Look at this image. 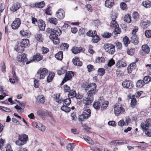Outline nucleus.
Listing matches in <instances>:
<instances>
[{
    "label": "nucleus",
    "instance_id": "nucleus-2",
    "mask_svg": "<svg viewBox=\"0 0 151 151\" xmlns=\"http://www.w3.org/2000/svg\"><path fill=\"white\" fill-rule=\"evenodd\" d=\"M47 32L51 34L49 36L50 38L52 40L55 44L57 45L59 43V40L58 36L60 35L61 32L58 27H55L54 29L48 28L47 30Z\"/></svg>",
    "mask_w": 151,
    "mask_h": 151
},
{
    "label": "nucleus",
    "instance_id": "nucleus-7",
    "mask_svg": "<svg viewBox=\"0 0 151 151\" xmlns=\"http://www.w3.org/2000/svg\"><path fill=\"white\" fill-rule=\"evenodd\" d=\"M17 59L19 61L26 62V64H28L33 61V60H31L29 61H27V55L25 54H23L21 55H19L17 57Z\"/></svg>",
    "mask_w": 151,
    "mask_h": 151
},
{
    "label": "nucleus",
    "instance_id": "nucleus-22",
    "mask_svg": "<svg viewBox=\"0 0 151 151\" xmlns=\"http://www.w3.org/2000/svg\"><path fill=\"white\" fill-rule=\"evenodd\" d=\"M21 5L19 3H17L14 4L11 8V11L13 12H15L20 7Z\"/></svg>",
    "mask_w": 151,
    "mask_h": 151
},
{
    "label": "nucleus",
    "instance_id": "nucleus-24",
    "mask_svg": "<svg viewBox=\"0 0 151 151\" xmlns=\"http://www.w3.org/2000/svg\"><path fill=\"white\" fill-rule=\"evenodd\" d=\"M82 50V49L81 47H74L72 49V52L73 53L76 54L81 52Z\"/></svg>",
    "mask_w": 151,
    "mask_h": 151
},
{
    "label": "nucleus",
    "instance_id": "nucleus-42",
    "mask_svg": "<svg viewBox=\"0 0 151 151\" xmlns=\"http://www.w3.org/2000/svg\"><path fill=\"white\" fill-rule=\"evenodd\" d=\"M45 4L43 1L35 4V6L39 8H42L45 6Z\"/></svg>",
    "mask_w": 151,
    "mask_h": 151
},
{
    "label": "nucleus",
    "instance_id": "nucleus-60",
    "mask_svg": "<svg viewBox=\"0 0 151 151\" xmlns=\"http://www.w3.org/2000/svg\"><path fill=\"white\" fill-rule=\"evenodd\" d=\"M105 73V70L104 68H100L98 70V74L100 76L103 75Z\"/></svg>",
    "mask_w": 151,
    "mask_h": 151
},
{
    "label": "nucleus",
    "instance_id": "nucleus-3",
    "mask_svg": "<svg viewBox=\"0 0 151 151\" xmlns=\"http://www.w3.org/2000/svg\"><path fill=\"white\" fill-rule=\"evenodd\" d=\"M28 139L27 135L25 134L20 135L18 136V140L15 142L16 144L18 146H22L26 144Z\"/></svg>",
    "mask_w": 151,
    "mask_h": 151
},
{
    "label": "nucleus",
    "instance_id": "nucleus-32",
    "mask_svg": "<svg viewBox=\"0 0 151 151\" xmlns=\"http://www.w3.org/2000/svg\"><path fill=\"white\" fill-rule=\"evenodd\" d=\"M145 82L143 80H139L138 81L136 84V86L138 88L142 87L145 85Z\"/></svg>",
    "mask_w": 151,
    "mask_h": 151
},
{
    "label": "nucleus",
    "instance_id": "nucleus-39",
    "mask_svg": "<svg viewBox=\"0 0 151 151\" xmlns=\"http://www.w3.org/2000/svg\"><path fill=\"white\" fill-rule=\"evenodd\" d=\"M124 44L126 47L130 43V41L129 39L127 36L125 37L123 39Z\"/></svg>",
    "mask_w": 151,
    "mask_h": 151
},
{
    "label": "nucleus",
    "instance_id": "nucleus-5",
    "mask_svg": "<svg viewBox=\"0 0 151 151\" xmlns=\"http://www.w3.org/2000/svg\"><path fill=\"white\" fill-rule=\"evenodd\" d=\"M111 27L114 29V37H115V35L120 34L121 32V29L119 28V25L116 21L115 20H112L111 23Z\"/></svg>",
    "mask_w": 151,
    "mask_h": 151
},
{
    "label": "nucleus",
    "instance_id": "nucleus-12",
    "mask_svg": "<svg viewBox=\"0 0 151 151\" xmlns=\"http://www.w3.org/2000/svg\"><path fill=\"white\" fill-rule=\"evenodd\" d=\"M151 126V119H148L146 122V124L142 123L141 127L143 130H147L149 127Z\"/></svg>",
    "mask_w": 151,
    "mask_h": 151
},
{
    "label": "nucleus",
    "instance_id": "nucleus-55",
    "mask_svg": "<svg viewBox=\"0 0 151 151\" xmlns=\"http://www.w3.org/2000/svg\"><path fill=\"white\" fill-rule=\"evenodd\" d=\"M115 46L118 50H120L122 48V44L119 42H115Z\"/></svg>",
    "mask_w": 151,
    "mask_h": 151
},
{
    "label": "nucleus",
    "instance_id": "nucleus-23",
    "mask_svg": "<svg viewBox=\"0 0 151 151\" xmlns=\"http://www.w3.org/2000/svg\"><path fill=\"white\" fill-rule=\"evenodd\" d=\"M83 138L84 140L88 144L91 145H93L94 144V141L87 136H84Z\"/></svg>",
    "mask_w": 151,
    "mask_h": 151
},
{
    "label": "nucleus",
    "instance_id": "nucleus-44",
    "mask_svg": "<svg viewBox=\"0 0 151 151\" xmlns=\"http://www.w3.org/2000/svg\"><path fill=\"white\" fill-rule=\"evenodd\" d=\"M96 31H89L87 33L86 35L87 36L92 37L94 35H96Z\"/></svg>",
    "mask_w": 151,
    "mask_h": 151
},
{
    "label": "nucleus",
    "instance_id": "nucleus-33",
    "mask_svg": "<svg viewBox=\"0 0 151 151\" xmlns=\"http://www.w3.org/2000/svg\"><path fill=\"white\" fill-rule=\"evenodd\" d=\"M109 105V102L107 101L103 102L101 104V110L103 111L106 109Z\"/></svg>",
    "mask_w": 151,
    "mask_h": 151
},
{
    "label": "nucleus",
    "instance_id": "nucleus-17",
    "mask_svg": "<svg viewBox=\"0 0 151 151\" xmlns=\"http://www.w3.org/2000/svg\"><path fill=\"white\" fill-rule=\"evenodd\" d=\"M122 85L124 88H131L133 86L132 83L129 81H125L123 82Z\"/></svg>",
    "mask_w": 151,
    "mask_h": 151
},
{
    "label": "nucleus",
    "instance_id": "nucleus-46",
    "mask_svg": "<svg viewBox=\"0 0 151 151\" xmlns=\"http://www.w3.org/2000/svg\"><path fill=\"white\" fill-rule=\"evenodd\" d=\"M93 38L92 40V42L93 43H96L99 40V37L96 35L92 37Z\"/></svg>",
    "mask_w": 151,
    "mask_h": 151
},
{
    "label": "nucleus",
    "instance_id": "nucleus-57",
    "mask_svg": "<svg viewBox=\"0 0 151 151\" xmlns=\"http://www.w3.org/2000/svg\"><path fill=\"white\" fill-rule=\"evenodd\" d=\"M127 52L128 55H132L134 54V49L132 48L128 49L127 50Z\"/></svg>",
    "mask_w": 151,
    "mask_h": 151
},
{
    "label": "nucleus",
    "instance_id": "nucleus-56",
    "mask_svg": "<svg viewBox=\"0 0 151 151\" xmlns=\"http://www.w3.org/2000/svg\"><path fill=\"white\" fill-rule=\"evenodd\" d=\"M0 109L7 112H9L11 111V109L9 108L6 107L2 106H0Z\"/></svg>",
    "mask_w": 151,
    "mask_h": 151
},
{
    "label": "nucleus",
    "instance_id": "nucleus-19",
    "mask_svg": "<svg viewBox=\"0 0 151 151\" xmlns=\"http://www.w3.org/2000/svg\"><path fill=\"white\" fill-rule=\"evenodd\" d=\"M38 25L39 29L41 31H44L45 29V24L42 20L38 21Z\"/></svg>",
    "mask_w": 151,
    "mask_h": 151
},
{
    "label": "nucleus",
    "instance_id": "nucleus-47",
    "mask_svg": "<svg viewBox=\"0 0 151 151\" xmlns=\"http://www.w3.org/2000/svg\"><path fill=\"white\" fill-rule=\"evenodd\" d=\"M131 39L132 42L134 44H136L138 43V38L136 35H133L131 37Z\"/></svg>",
    "mask_w": 151,
    "mask_h": 151
},
{
    "label": "nucleus",
    "instance_id": "nucleus-41",
    "mask_svg": "<svg viewBox=\"0 0 151 151\" xmlns=\"http://www.w3.org/2000/svg\"><path fill=\"white\" fill-rule=\"evenodd\" d=\"M48 21L50 23L56 25L58 23L57 19L55 18H50L48 19Z\"/></svg>",
    "mask_w": 151,
    "mask_h": 151
},
{
    "label": "nucleus",
    "instance_id": "nucleus-54",
    "mask_svg": "<svg viewBox=\"0 0 151 151\" xmlns=\"http://www.w3.org/2000/svg\"><path fill=\"white\" fill-rule=\"evenodd\" d=\"M64 91L65 92H69L70 91V89L69 86L67 85H64L63 86Z\"/></svg>",
    "mask_w": 151,
    "mask_h": 151
},
{
    "label": "nucleus",
    "instance_id": "nucleus-59",
    "mask_svg": "<svg viewBox=\"0 0 151 151\" xmlns=\"http://www.w3.org/2000/svg\"><path fill=\"white\" fill-rule=\"evenodd\" d=\"M63 101L64 104L66 105H69L71 103V101L70 98L66 99Z\"/></svg>",
    "mask_w": 151,
    "mask_h": 151
},
{
    "label": "nucleus",
    "instance_id": "nucleus-15",
    "mask_svg": "<svg viewBox=\"0 0 151 151\" xmlns=\"http://www.w3.org/2000/svg\"><path fill=\"white\" fill-rule=\"evenodd\" d=\"M33 127L38 129L39 130L42 132L45 131V128L41 123L39 122H34L32 123Z\"/></svg>",
    "mask_w": 151,
    "mask_h": 151
},
{
    "label": "nucleus",
    "instance_id": "nucleus-13",
    "mask_svg": "<svg viewBox=\"0 0 151 151\" xmlns=\"http://www.w3.org/2000/svg\"><path fill=\"white\" fill-rule=\"evenodd\" d=\"M21 24V22L20 19L17 18H16L12 22L11 26L13 29H16L19 28Z\"/></svg>",
    "mask_w": 151,
    "mask_h": 151
},
{
    "label": "nucleus",
    "instance_id": "nucleus-48",
    "mask_svg": "<svg viewBox=\"0 0 151 151\" xmlns=\"http://www.w3.org/2000/svg\"><path fill=\"white\" fill-rule=\"evenodd\" d=\"M61 109L62 111L66 112H68L70 111V108L65 105L61 107Z\"/></svg>",
    "mask_w": 151,
    "mask_h": 151
},
{
    "label": "nucleus",
    "instance_id": "nucleus-38",
    "mask_svg": "<svg viewBox=\"0 0 151 151\" xmlns=\"http://www.w3.org/2000/svg\"><path fill=\"white\" fill-rule=\"evenodd\" d=\"M35 38L39 42H42L43 41V39L41 34H37L35 36Z\"/></svg>",
    "mask_w": 151,
    "mask_h": 151
},
{
    "label": "nucleus",
    "instance_id": "nucleus-8",
    "mask_svg": "<svg viewBox=\"0 0 151 151\" xmlns=\"http://www.w3.org/2000/svg\"><path fill=\"white\" fill-rule=\"evenodd\" d=\"M105 50L108 53L113 54L115 51L114 46L109 44H106L104 46Z\"/></svg>",
    "mask_w": 151,
    "mask_h": 151
},
{
    "label": "nucleus",
    "instance_id": "nucleus-29",
    "mask_svg": "<svg viewBox=\"0 0 151 151\" xmlns=\"http://www.w3.org/2000/svg\"><path fill=\"white\" fill-rule=\"evenodd\" d=\"M142 51L145 53H148L150 51V48L147 45H143L142 46Z\"/></svg>",
    "mask_w": 151,
    "mask_h": 151
},
{
    "label": "nucleus",
    "instance_id": "nucleus-9",
    "mask_svg": "<svg viewBox=\"0 0 151 151\" xmlns=\"http://www.w3.org/2000/svg\"><path fill=\"white\" fill-rule=\"evenodd\" d=\"M129 141L125 140H113L110 142V144L111 145H122L127 144Z\"/></svg>",
    "mask_w": 151,
    "mask_h": 151
},
{
    "label": "nucleus",
    "instance_id": "nucleus-25",
    "mask_svg": "<svg viewBox=\"0 0 151 151\" xmlns=\"http://www.w3.org/2000/svg\"><path fill=\"white\" fill-rule=\"evenodd\" d=\"M140 24L144 28L146 29L150 25V22L148 21L145 22L142 21Z\"/></svg>",
    "mask_w": 151,
    "mask_h": 151
},
{
    "label": "nucleus",
    "instance_id": "nucleus-49",
    "mask_svg": "<svg viewBox=\"0 0 151 151\" xmlns=\"http://www.w3.org/2000/svg\"><path fill=\"white\" fill-rule=\"evenodd\" d=\"M65 71L66 70L65 67H63L62 68H61L60 69L58 70V73L59 75H60L64 74Z\"/></svg>",
    "mask_w": 151,
    "mask_h": 151
},
{
    "label": "nucleus",
    "instance_id": "nucleus-6",
    "mask_svg": "<svg viewBox=\"0 0 151 151\" xmlns=\"http://www.w3.org/2000/svg\"><path fill=\"white\" fill-rule=\"evenodd\" d=\"M91 111L89 109H84L82 114L79 117V120L83 121L84 119H88L91 116Z\"/></svg>",
    "mask_w": 151,
    "mask_h": 151
},
{
    "label": "nucleus",
    "instance_id": "nucleus-63",
    "mask_svg": "<svg viewBox=\"0 0 151 151\" xmlns=\"http://www.w3.org/2000/svg\"><path fill=\"white\" fill-rule=\"evenodd\" d=\"M115 64V61L114 60L111 59L109 61L107 65L109 67H111Z\"/></svg>",
    "mask_w": 151,
    "mask_h": 151
},
{
    "label": "nucleus",
    "instance_id": "nucleus-50",
    "mask_svg": "<svg viewBox=\"0 0 151 151\" xmlns=\"http://www.w3.org/2000/svg\"><path fill=\"white\" fill-rule=\"evenodd\" d=\"M76 93L75 91H71L69 92L68 94V96H71V98H73L76 96Z\"/></svg>",
    "mask_w": 151,
    "mask_h": 151
},
{
    "label": "nucleus",
    "instance_id": "nucleus-14",
    "mask_svg": "<svg viewBox=\"0 0 151 151\" xmlns=\"http://www.w3.org/2000/svg\"><path fill=\"white\" fill-rule=\"evenodd\" d=\"M56 16L60 19H63L65 16V12L62 9H59L56 12Z\"/></svg>",
    "mask_w": 151,
    "mask_h": 151
},
{
    "label": "nucleus",
    "instance_id": "nucleus-37",
    "mask_svg": "<svg viewBox=\"0 0 151 151\" xmlns=\"http://www.w3.org/2000/svg\"><path fill=\"white\" fill-rule=\"evenodd\" d=\"M42 56L39 54H36L33 57L34 60L39 61L42 59Z\"/></svg>",
    "mask_w": 151,
    "mask_h": 151
},
{
    "label": "nucleus",
    "instance_id": "nucleus-53",
    "mask_svg": "<svg viewBox=\"0 0 151 151\" xmlns=\"http://www.w3.org/2000/svg\"><path fill=\"white\" fill-rule=\"evenodd\" d=\"M69 46V45L67 43H63L60 47V48L63 50V49H68Z\"/></svg>",
    "mask_w": 151,
    "mask_h": 151
},
{
    "label": "nucleus",
    "instance_id": "nucleus-43",
    "mask_svg": "<svg viewBox=\"0 0 151 151\" xmlns=\"http://www.w3.org/2000/svg\"><path fill=\"white\" fill-rule=\"evenodd\" d=\"M93 105L95 109L99 110L101 106V103L99 101L95 102Z\"/></svg>",
    "mask_w": 151,
    "mask_h": 151
},
{
    "label": "nucleus",
    "instance_id": "nucleus-58",
    "mask_svg": "<svg viewBox=\"0 0 151 151\" xmlns=\"http://www.w3.org/2000/svg\"><path fill=\"white\" fill-rule=\"evenodd\" d=\"M102 36L105 38H109L111 37V35L109 32H105L102 34Z\"/></svg>",
    "mask_w": 151,
    "mask_h": 151
},
{
    "label": "nucleus",
    "instance_id": "nucleus-61",
    "mask_svg": "<svg viewBox=\"0 0 151 151\" xmlns=\"http://www.w3.org/2000/svg\"><path fill=\"white\" fill-rule=\"evenodd\" d=\"M132 17L134 19L137 20L139 17L138 13L136 12H134L132 14Z\"/></svg>",
    "mask_w": 151,
    "mask_h": 151
},
{
    "label": "nucleus",
    "instance_id": "nucleus-35",
    "mask_svg": "<svg viewBox=\"0 0 151 151\" xmlns=\"http://www.w3.org/2000/svg\"><path fill=\"white\" fill-rule=\"evenodd\" d=\"M130 98L131 99V106L133 107L135 105L136 103V99L135 98V96H132Z\"/></svg>",
    "mask_w": 151,
    "mask_h": 151
},
{
    "label": "nucleus",
    "instance_id": "nucleus-18",
    "mask_svg": "<svg viewBox=\"0 0 151 151\" xmlns=\"http://www.w3.org/2000/svg\"><path fill=\"white\" fill-rule=\"evenodd\" d=\"M29 42L27 39H22L21 40L20 44L24 48H25L29 45Z\"/></svg>",
    "mask_w": 151,
    "mask_h": 151
},
{
    "label": "nucleus",
    "instance_id": "nucleus-4",
    "mask_svg": "<svg viewBox=\"0 0 151 151\" xmlns=\"http://www.w3.org/2000/svg\"><path fill=\"white\" fill-rule=\"evenodd\" d=\"M114 113L116 116H118L119 115L125 111L124 109L123 108L121 105L118 103L116 104L114 106Z\"/></svg>",
    "mask_w": 151,
    "mask_h": 151
},
{
    "label": "nucleus",
    "instance_id": "nucleus-64",
    "mask_svg": "<svg viewBox=\"0 0 151 151\" xmlns=\"http://www.w3.org/2000/svg\"><path fill=\"white\" fill-rule=\"evenodd\" d=\"M145 35L147 37H151V30H146L145 32Z\"/></svg>",
    "mask_w": 151,
    "mask_h": 151
},
{
    "label": "nucleus",
    "instance_id": "nucleus-27",
    "mask_svg": "<svg viewBox=\"0 0 151 151\" xmlns=\"http://www.w3.org/2000/svg\"><path fill=\"white\" fill-rule=\"evenodd\" d=\"M73 64L75 65L80 66L82 65V62L78 58L73 59Z\"/></svg>",
    "mask_w": 151,
    "mask_h": 151
},
{
    "label": "nucleus",
    "instance_id": "nucleus-40",
    "mask_svg": "<svg viewBox=\"0 0 151 151\" xmlns=\"http://www.w3.org/2000/svg\"><path fill=\"white\" fill-rule=\"evenodd\" d=\"M75 146L74 143H69L67 146L66 148L68 151H71L73 150Z\"/></svg>",
    "mask_w": 151,
    "mask_h": 151
},
{
    "label": "nucleus",
    "instance_id": "nucleus-45",
    "mask_svg": "<svg viewBox=\"0 0 151 151\" xmlns=\"http://www.w3.org/2000/svg\"><path fill=\"white\" fill-rule=\"evenodd\" d=\"M124 21L129 23L131 22V17L129 14L125 15L124 17Z\"/></svg>",
    "mask_w": 151,
    "mask_h": 151
},
{
    "label": "nucleus",
    "instance_id": "nucleus-21",
    "mask_svg": "<svg viewBox=\"0 0 151 151\" xmlns=\"http://www.w3.org/2000/svg\"><path fill=\"white\" fill-rule=\"evenodd\" d=\"M114 0H106L105 2V6L111 8L113 6Z\"/></svg>",
    "mask_w": 151,
    "mask_h": 151
},
{
    "label": "nucleus",
    "instance_id": "nucleus-34",
    "mask_svg": "<svg viewBox=\"0 0 151 151\" xmlns=\"http://www.w3.org/2000/svg\"><path fill=\"white\" fill-rule=\"evenodd\" d=\"M24 48L22 47L20 44H18L15 47L16 50L19 52H22L24 50Z\"/></svg>",
    "mask_w": 151,
    "mask_h": 151
},
{
    "label": "nucleus",
    "instance_id": "nucleus-31",
    "mask_svg": "<svg viewBox=\"0 0 151 151\" xmlns=\"http://www.w3.org/2000/svg\"><path fill=\"white\" fill-rule=\"evenodd\" d=\"M116 65L118 68H120L125 67L127 65V64L122 61H120L116 63Z\"/></svg>",
    "mask_w": 151,
    "mask_h": 151
},
{
    "label": "nucleus",
    "instance_id": "nucleus-62",
    "mask_svg": "<svg viewBox=\"0 0 151 151\" xmlns=\"http://www.w3.org/2000/svg\"><path fill=\"white\" fill-rule=\"evenodd\" d=\"M120 6L121 8L124 10H126L127 9V5L124 3H121L120 4Z\"/></svg>",
    "mask_w": 151,
    "mask_h": 151
},
{
    "label": "nucleus",
    "instance_id": "nucleus-30",
    "mask_svg": "<svg viewBox=\"0 0 151 151\" xmlns=\"http://www.w3.org/2000/svg\"><path fill=\"white\" fill-rule=\"evenodd\" d=\"M142 5L147 8H150L151 7V2L148 1H143Z\"/></svg>",
    "mask_w": 151,
    "mask_h": 151
},
{
    "label": "nucleus",
    "instance_id": "nucleus-10",
    "mask_svg": "<svg viewBox=\"0 0 151 151\" xmlns=\"http://www.w3.org/2000/svg\"><path fill=\"white\" fill-rule=\"evenodd\" d=\"M74 73L72 71H69L67 72L61 84H63L67 81L70 80L74 76Z\"/></svg>",
    "mask_w": 151,
    "mask_h": 151
},
{
    "label": "nucleus",
    "instance_id": "nucleus-36",
    "mask_svg": "<svg viewBox=\"0 0 151 151\" xmlns=\"http://www.w3.org/2000/svg\"><path fill=\"white\" fill-rule=\"evenodd\" d=\"M96 63H104L105 62V58L103 57H98L96 59Z\"/></svg>",
    "mask_w": 151,
    "mask_h": 151
},
{
    "label": "nucleus",
    "instance_id": "nucleus-11",
    "mask_svg": "<svg viewBox=\"0 0 151 151\" xmlns=\"http://www.w3.org/2000/svg\"><path fill=\"white\" fill-rule=\"evenodd\" d=\"M48 72V70L45 68L40 69L37 72V73L40 75V79H42L44 78Z\"/></svg>",
    "mask_w": 151,
    "mask_h": 151
},
{
    "label": "nucleus",
    "instance_id": "nucleus-51",
    "mask_svg": "<svg viewBox=\"0 0 151 151\" xmlns=\"http://www.w3.org/2000/svg\"><path fill=\"white\" fill-rule=\"evenodd\" d=\"M150 76H146L144 78V81L145 82V83H148L151 81V75Z\"/></svg>",
    "mask_w": 151,
    "mask_h": 151
},
{
    "label": "nucleus",
    "instance_id": "nucleus-52",
    "mask_svg": "<svg viewBox=\"0 0 151 151\" xmlns=\"http://www.w3.org/2000/svg\"><path fill=\"white\" fill-rule=\"evenodd\" d=\"M52 8L51 6H48L46 9L45 13L46 14L51 15L52 14Z\"/></svg>",
    "mask_w": 151,
    "mask_h": 151
},
{
    "label": "nucleus",
    "instance_id": "nucleus-16",
    "mask_svg": "<svg viewBox=\"0 0 151 151\" xmlns=\"http://www.w3.org/2000/svg\"><path fill=\"white\" fill-rule=\"evenodd\" d=\"M137 62V60L136 59L135 60V62L132 63L130 64L127 67V71L128 73H131L132 71L136 68L135 63Z\"/></svg>",
    "mask_w": 151,
    "mask_h": 151
},
{
    "label": "nucleus",
    "instance_id": "nucleus-28",
    "mask_svg": "<svg viewBox=\"0 0 151 151\" xmlns=\"http://www.w3.org/2000/svg\"><path fill=\"white\" fill-rule=\"evenodd\" d=\"M54 76V73L53 72H50L47 78V81L48 83L51 82L52 81Z\"/></svg>",
    "mask_w": 151,
    "mask_h": 151
},
{
    "label": "nucleus",
    "instance_id": "nucleus-20",
    "mask_svg": "<svg viewBox=\"0 0 151 151\" xmlns=\"http://www.w3.org/2000/svg\"><path fill=\"white\" fill-rule=\"evenodd\" d=\"M45 98L43 95H41L37 96L36 98V101L37 103L43 104L45 102Z\"/></svg>",
    "mask_w": 151,
    "mask_h": 151
},
{
    "label": "nucleus",
    "instance_id": "nucleus-26",
    "mask_svg": "<svg viewBox=\"0 0 151 151\" xmlns=\"http://www.w3.org/2000/svg\"><path fill=\"white\" fill-rule=\"evenodd\" d=\"M55 56L57 60H62L63 58V52L61 51L58 52L55 55Z\"/></svg>",
    "mask_w": 151,
    "mask_h": 151
},
{
    "label": "nucleus",
    "instance_id": "nucleus-1",
    "mask_svg": "<svg viewBox=\"0 0 151 151\" xmlns=\"http://www.w3.org/2000/svg\"><path fill=\"white\" fill-rule=\"evenodd\" d=\"M85 90L87 92L88 97L83 99V102L85 105H88L93 102V96L98 91L96 89V85L95 83L89 84L87 86Z\"/></svg>",
    "mask_w": 151,
    "mask_h": 151
}]
</instances>
